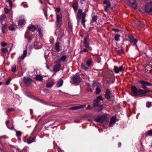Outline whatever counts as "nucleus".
<instances>
[{
  "label": "nucleus",
  "mask_w": 152,
  "mask_h": 152,
  "mask_svg": "<svg viewBox=\"0 0 152 152\" xmlns=\"http://www.w3.org/2000/svg\"><path fill=\"white\" fill-rule=\"evenodd\" d=\"M131 92L130 95L134 97L135 98L137 97L140 96V95H143L146 94L148 91L144 90L141 89L137 90V88L135 86H132L131 89Z\"/></svg>",
  "instance_id": "obj_1"
},
{
  "label": "nucleus",
  "mask_w": 152,
  "mask_h": 152,
  "mask_svg": "<svg viewBox=\"0 0 152 152\" xmlns=\"http://www.w3.org/2000/svg\"><path fill=\"white\" fill-rule=\"evenodd\" d=\"M87 14L85 12H83V10L81 9H79L77 11L76 15V18L77 20H80L81 19V23L82 26H85V23L86 21V17Z\"/></svg>",
  "instance_id": "obj_2"
},
{
  "label": "nucleus",
  "mask_w": 152,
  "mask_h": 152,
  "mask_svg": "<svg viewBox=\"0 0 152 152\" xmlns=\"http://www.w3.org/2000/svg\"><path fill=\"white\" fill-rule=\"evenodd\" d=\"M100 101H103L102 96L101 95L97 96L96 99L94 100L93 103L94 107H97L98 108V112L102 111L103 109V105L101 104L100 103Z\"/></svg>",
  "instance_id": "obj_3"
},
{
  "label": "nucleus",
  "mask_w": 152,
  "mask_h": 152,
  "mask_svg": "<svg viewBox=\"0 0 152 152\" xmlns=\"http://www.w3.org/2000/svg\"><path fill=\"white\" fill-rule=\"evenodd\" d=\"M138 83H140L141 87L142 88L146 90L147 89V86H151L152 84L148 82L147 81L143 80H139L138 81Z\"/></svg>",
  "instance_id": "obj_4"
},
{
  "label": "nucleus",
  "mask_w": 152,
  "mask_h": 152,
  "mask_svg": "<svg viewBox=\"0 0 152 152\" xmlns=\"http://www.w3.org/2000/svg\"><path fill=\"white\" fill-rule=\"evenodd\" d=\"M145 12L147 13L152 12V1H151L145 4Z\"/></svg>",
  "instance_id": "obj_5"
},
{
  "label": "nucleus",
  "mask_w": 152,
  "mask_h": 152,
  "mask_svg": "<svg viewBox=\"0 0 152 152\" xmlns=\"http://www.w3.org/2000/svg\"><path fill=\"white\" fill-rule=\"evenodd\" d=\"M78 75V74L77 73L75 75H73L72 78L74 83L75 84H78L81 80V78Z\"/></svg>",
  "instance_id": "obj_6"
},
{
  "label": "nucleus",
  "mask_w": 152,
  "mask_h": 152,
  "mask_svg": "<svg viewBox=\"0 0 152 152\" xmlns=\"http://www.w3.org/2000/svg\"><path fill=\"white\" fill-rule=\"evenodd\" d=\"M107 116L105 115H103L98 117L96 120V122H97L102 123L106 120Z\"/></svg>",
  "instance_id": "obj_7"
},
{
  "label": "nucleus",
  "mask_w": 152,
  "mask_h": 152,
  "mask_svg": "<svg viewBox=\"0 0 152 152\" xmlns=\"http://www.w3.org/2000/svg\"><path fill=\"white\" fill-rule=\"evenodd\" d=\"M55 63H56L57 64L54 65L53 68V70L54 72H57L60 70L59 68L61 66V64L60 63V62H55Z\"/></svg>",
  "instance_id": "obj_8"
},
{
  "label": "nucleus",
  "mask_w": 152,
  "mask_h": 152,
  "mask_svg": "<svg viewBox=\"0 0 152 152\" xmlns=\"http://www.w3.org/2000/svg\"><path fill=\"white\" fill-rule=\"evenodd\" d=\"M114 71L115 73H118L124 70L123 67L122 66L118 67L116 66H115L114 68Z\"/></svg>",
  "instance_id": "obj_9"
},
{
  "label": "nucleus",
  "mask_w": 152,
  "mask_h": 152,
  "mask_svg": "<svg viewBox=\"0 0 152 152\" xmlns=\"http://www.w3.org/2000/svg\"><path fill=\"white\" fill-rule=\"evenodd\" d=\"M23 81L25 84L29 85L31 83L32 80L30 77H24L23 78Z\"/></svg>",
  "instance_id": "obj_10"
},
{
  "label": "nucleus",
  "mask_w": 152,
  "mask_h": 152,
  "mask_svg": "<svg viewBox=\"0 0 152 152\" xmlns=\"http://www.w3.org/2000/svg\"><path fill=\"white\" fill-rule=\"evenodd\" d=\"M72 7L73 9L74 12L76 13L78 7V4L77 1H75L73 2Z\"/></svg>",
  "instance_id": "obj_11"
},
{
  "label": "nucleus",
  "mask_w": 152,
  "mask_h": 152,
  "mask_svg": "<svg viewBox=\"0 0 152 152\" xmlns=\"http://www.w3.org/2000/svg\"><path fill=\"white\" fill-rule=\"evenodd\" d=\"M111 94V93L110 90L109 89H107L105 91V94H104L105 98L107 99H110L111 97L110 96Z\"/></svg>",
  "instance_id": "obj_12"
},
{
  "label": "nucleus",
  "mask_w": 152,
  "mask_h": 152,
  "mask_svg": "<svg viewBox=\"0 0 152 152\" xmlns=\"http://www.w3.org/2000/svg\"><path fill=\"white\" fill-rule=\"evenodd\" d=\"M55 49L56 51L59 52L61 50V46L60 45V43L59 42H56L55 44Z\"/></svg>",
  "instance_id": "obj_13"
},
{
  "label": "nucleus",
  "mask_w": 152,
  "mask_h": 152,
  "mask_svg": "<svg viewBox=\"0 0 152 152\" xmlns=\"http://www.w3.org/2000/svg\"><path fill=\"white\" fill-rule=\"evenodd\" d=\"M129 42L131 44H132L133 45H134L137 49H138V48L137 45V43L138 42V40L134 38L131 40H129Z\"/></svg>",
  "instance_id": "obj_14"
},
{
  "label": "nucleus",
  "mask_w": 152,
  "mask_h": 152,
  "mask_svg": "<svg viewBox=\"0 0 152 152\" xmlns=\"http://www.w3.org/2000/svg\"><path fill=\"white\" fill-rule=\"evenodd\" d=\"M42 47V45L39 42H36L34 43V47L36 49H39Z\"/></svg>",
  "instance_id": "obj_15"
},
{
  "label": "nucleus",
  "mask_w": 152,
  "mask_h": 152,
  "mask_svg": "<svg viewBox=\"0 0 152 152\" xmlns=\"http://www.w3.org/2000/svg\"><path fill=\"white\" fill-rule=\"evenodd\" d=\"M88 37V35L86 37L84 38V41L83 42L84 46L86 48L88 47L89 46V44L87 41V40Z\"/></svg>",
  "instance_id": "obj_16"
},
{
  "label": "nucleus",
  "mask_w": 152,
  "mask_h": 152,
  "mask_svg": "<svg viewBox=\"0 0 152 152\" xmlns=\"http://www.w3.org/2000/svg\"><path fill=\"white\" fill-rule=\"evenodd\" d=\"M67 57V56L63 55L62 56L61 58L58 59L57 61H56L55 62H60L61 61H64L66 60Z\"/></svg>",
  "instance_id": "obj_17"
},
{
  "label": "nucleus",
  "mask_w": 152,
  "mask_h": 152,
  "mask_svg": "<svg viewBox=\"0 0 152 152\" xmlns=\"http://www.w3.org/2000/svg\"><path fill=\"white\" fill-rule=\"evenodd\" d=\"M28 29L29 31H30L32 32H34L35 30H37V28L35 25H31L28 27Z\"/></svg>",
  "instance_id": "obj_18"
},
{
  "label": "nucleus",
  "mask_w": 152,
  "mask_h": 152,
  "mask_svg": "<svg viewBox=\"0 0 152 152\" xmlns=\"http://www.w3.org/2000/svg\"><path fill=\"white\" fill-rule=\"evenodd\" d=\"M1 27V30L3 34H5L6 33L5 30H6L7 28L8 25L7 24L3 25Z\"/></svg>",
  "instance_id": "obj_19"
},
{
  "label": "nucleus",
  "mask_w": 152,
  "mask_h": 152,
  "mask_svg": "<svg viewBox=\"0 0 152 152\" xmlns=\"http://www.w3.org/2000/svg\"><path fill=\"white\" fill-rule=\"evenodd\" d=\"M116 120V118L115 116H113L110 119V125H111L112 124L115 123Z\"/></svg>",
  "instance_id": "obj_20"
},
{
  "label": "nucleus",
  "mask_w": 152,
  "mask_h": 152,
  "mask_svg": "<svg viewBox=\"0 0 152 152\" xmlns=\"http://www.w3.org/2000/svg\"><path fill=\"white\" fill-rule=\"evenodd\" d=\"M129 3L131 4L132 7L134 9H135L137 7L136 3L135 1L132 0V1H129Z\"/></svg>",
  "instance_id": "obj_21"
},
{
  "label": "nucleus",
  "mask_w": 152,
  "mask_h": 152,
  "mask_svg": "<svg viewBox=\"0 0 152 152\" xmlns=\"http://www.w3.org/2000/svg\"><path fill=\"white\" fill-rule=\"evenodd\" d=\"M35 139V137H30L27 139V142L28 144L31 143L34 141Z\"/></svg>",
  "instance_id": "obj_22"
},
{
  "label": "nucleus",
  "mask_w": 152,
  "mask_h": 152,
  "mask_svg": "<svg viewBox=\"0 0 152 152\" xmlns=\"http://www.w3.org/2000/svg\"><path fill=\"white\" fill-rule=\"evenodd\" d=\"M92 60L91 58H89L86 61V64L88 67L91 66L92 65Z\"/></svg>",
  "instance_id": "obj_23"
},
{
  "label": "nucleus",
  "mask_w": 152,
  "mask_h": 152,
  "mask_svg": "<svg viewBox=\"0 0 152 152\" xmlns=\"http://www.w3.org/2000/svg\"><path fill=\"white\" fill-rule=\"evenodd\" d=\"M98 17L96 15H93L92 16V19L91 23H93L95 22H96L97 20Z\"/></svg>",
  "instance_id": "obj_24"
},
{
  "label": "nucleus",
  "mask_w": 152,
  "mask_h": 152,
  "mask_svg": "<svg viewBox=\"0 0 152 152\" xmlns=\"http://www.w3.org/2000/svg\"><path fill=\"white\" fill-rule=\"evenodd\" d=\"M145 137L148 136H152V129L148 130L145 134Z\"/></svg>",
  "instance_id": "obj_25"
},
{
  "label": "nucleus",
  "mask_w": 152,
  "mask_h": 152,
  "mask_svg": "<svg viewBox=\"0 0 152 152\" xmlns=\"http://www.w3.org/2000/svg\"><path fill=\"white\" fill-rule=\"evenodd\" d=\"M18 24L20 25H22L25 24V20L24 19H19L18 22Z\"/></svg>",
  "instance_id": "obj_26"
},
{
  "label": "nucleus",
  "mask_w": 152,
  "mask_h": 152,
  "mask_svg": "<svg viewBox=\"0 0 152 152\" xmlns=\"http://www.w3.org/2000/svg\"><path fill=\"white\" fill-rule=\"evenodd\" d=\"M63 80L61 79L56 84V85L58 87H60L62 86L63 85Z\"/></svg>",
  "instance_id": "obj_27"
},
{
  "label": "nucleus",
  "mask_w": 152,
  "mask_h": 152,
  "mask_svg": "<svg viewBox=\"0 0 152 152\" xmlns=\"http://www.w3.org/2000/svg\"><path fill=\"white\" fill-rule=\"evenodd\" d=\"M35 79L37 80L42 81L43 80V77L40 75H37L36 76Z\"/></svg>",
  "instance_id": "obj_28"
},
{
  "label": "nucleus",
  "mask_w": 152,
  "mask_h": 152,
  "mask_svg": "<svg viewBox=\"0 0 152 152\" xmlns=\"http://www.w3.org/2000/svg\"><path fill=\"white\" fill-rule=\"evenodd\" d=\"M118 55L120 56L122 55L124 53V51L122 49H119L116 50Z\"/></svg>",
  "instance_id": "obj_29"
},
{
  "label": "nucleus",
  "mask_w": 152,
  "mask_h": 152,
  "mask_svg": "<svg viewBox=\"0 0 152 152\" xmlns=\"http://www.w3.org/2000/svg\"><path fill=\"white\" fill-rule=\"evenodd\" d=\"M27 50H24L23 52V55L21 56V58L23 59L26 56L27 54Z\"/></svg>",
  "instance_id": "obj_30"
},
{
  "label": "nucleus",
  "mask_w": 152,
  "mask_h": 152,
  "mask_svg": "<svg viewBox=\"0 0 152 152\" xmlns=\"http://www.w3.org/2000/svg\"><path fill=\"white\" fill-rule=\"evenodd\" d=\"M53 84V83L51 82H49L47 83L46 85V87L47 88H50L51 87Z\"/></svg>",
  "instance_id": "obj_31"
},
{
  "label": "nucleus",
  "mask_w": 152,
  "mask_h": 152,
  "mask_svg": "<svg viewBox=\"0 0 152 152\" xmlns=\"http://www.w3.org/2000/svg\"><path fill=\"white\" fill-rule=\"evenodd\" d=\"M5 18L6 17L4 15L0 16V21L2 25H3V21L4 20Z\"/></svg>",
  "instance_id": "obj_32"
},
{
  "label": "nucleus",
  "mask_w": 152,
  "mask_h": 152,
  "mask_svg": "<svg viewBox=\"0 0 152 152\" xmlns=\"http://www.w3.org/2000/svg\"><path fill=\"white\" fill-rule=\"evenodd\" d=\"M120 35L119 34H116L115 36L114 39L116 41H118L120 40Z\"/></svg>",
  "instance_id": "obj_33"
},
{
  "label": "nucleus",
  "mask_w": 152,
  "mask_h": 152,
  "mask_svg": "<svg viewBox=\"0 0 152 152\" xmlns=\"http://www.w3.org/2000/svg\"><path fill=\"white\" fill-rule=\"evenodd\" d=\"M80 106H76L71 107L70 109L72 110H76L80 109Z\"/></svg>",
  "instance_id": "obj_34"
},
{
  "label": "nucleus",
  "mask_w": 152,
  "mask_h": 152,
  "mask_svg": "<svg viewBox=\"0 0 152 152\" xmlns=\"http://www.w3.org/2000/svg\"><path fill=\"white\" fill-rule=\"evenodd\" d=\"M56 20L57 21H61V17L59 15H56Z\"/></svg>",
  "instance_id": "obj_35"
},
{
  "label": "nucleus",
  "mask_w": 152,
  "mask_h": 152,
  "mask_svg": "<svg viewBox=\"0 0 152 152\" xmlns=\"http://www.w3.org/2000/svg\"><path fill=\"white\" fill-rule=\"evenodd\" d=\"M96 92L95 93L96 94V95H98L101 92V89L97 87L96 88Z\"/></svg>",
  "instance_id": "obj_36"
},
{
  "label": "nucleus",
  "mask_w": 152,
  "mask_h": 152,
  "mask_svg": "<svg viewBox=\"0 0 152 152\" xmlns=\"http://www.w3.org/2000/svg\"><path fill=\"white\" fill-rule=\"evenodd\" d=\"M16 136L19 137H20L21 136V132L20 131H16Z\"/></svg>",
  "instance_id": "obj_37"
},
{
  "label": "nucleus",
  "mask_w": 152,
  "mask_h": 152,
  "mask_svg": "<svg viewBox=\"0 0 152 152\" xmlns=\"http://www.w3.org/2000/svg\"><path fill=\"white\" fill-rule=\"evenodd\" d=\"M103 3L104 4H110L111 5V2L109 0H104Z\"/></svg>",
  "instance_id": "obj_38"
},
{
  "label": "nucleus",
  "mask_w": 152,
  "mask_h": 152,
  "mask_svg": "<svg viewBox=\"0 0 152 152\" xmlns=\"http://www.w3.org/2000/svg\"><path fill=\"white\" fill-rule=\"evenodd\" d=\"M11 71L13 72H14L16 70V66L15 65H13L12 66Z\"/></svg>",
  "instance_id": "obj_39"
},
{
  "label": "nucleus",
  "mask_w": 152,
  "mask_h": 152,
  "mask_svg": "<svg viewBox=\"0 0 152 152\" xmlns=\"http://www.w3.org/2000/svg\"><path fill=\"white\" fill-rule=\"evenodd\" d=\"M1 51L2 52L4 53H6L7 52L8 50L6 48H3L1 49Z\"/></svg>",
  "instance_id": "obj_40"
},
{
  "label": "nucleus",
  "mask_w": 152,
  "mask_h": 152,
  "mask_svg": "<svg viewBox=\"0 0 152 152\" xmlns=\"http://www.w3.org/2000/svg\"><path fill=\"white\" fill-rule=\"evenodd\" d=\"M81 68L85 70H88L89 68H88V67H87L84 64H81Z\"/></svg>",
  "instance_id": "obj_41"
},
{
  "label": "nucleus",
  "mask_w": 152,
  "mask_h": 152,
  "mask_svg": "<svg viewBox=\"0 0 152 152\" xmlns=\"http://www.w3.org/2000/svg\"><path fill=\"white\" fill-rule=\"evenodd\" d=\"M25 37L26 38H28V43L30 42H31V40L32 39V37L30 36H28V37L27 36V35L25 36Z\"/></svg>",
  "instance_id": "obj_42"
},
{
  "label": "nucleus",
  "mask_w": 152,
  "mask_h": 152,
  "mask_svg": "<svg viewBox=\"0 0 152 152\" xmlns=\"http://www.w3.org/2000/svg\"><path fill=\"white\" fill-rule=\"evenodd\" d=\"M111 5H110V4H107V5H106V6L104 7V10L105 11L107 12L108 11V8H109L110 6Z\"/></svg>",
  "instance_id": "obj_43"
},
{
  "label": "nucleus",
  "mask_w": 152,
  "mask_h": 152,
  "mask_svg": "<svg viewBox=\"0 0 152 152\" xmlns=\"http://www.w3.org/2000/svg\"><path fill=\"white\" fill-rule=\"evenodd\" d=\"M146 107H148V108L150 107H151L152 106L151 102H148L146 103Z\"/></svg>",
  "instance_id": "obj_44"
},
{
  "label": "nucleus",
  "mask_w": 152,
  "mask_h": 152,
  "mask_svg": "<svg viewBox=\"0 0 152 152\" xmlns=\"http://www.w3.org/2000/svg\"><path fill=\"white\" fill-rule=\"evenodd\" d=\"M38 32L39 33V36L41 37H42L43 36V33L42 32V30H40V29L39 28L38 29Z\"/></svg>",
  "instance_id": "obj_45"
},
{
  "label": "nucleus",
  "mask_w": 152,
  "mask_h": 152,
  "mask_svg": "<svg viewBox=\"0 0 152 152\" xmlns=\"http://www.w3.org/2000/svg\"><path fill=\"white\" fill-rule=\"evenodd\" d=\"M8 28L11 31H14L15 30V28L14 27L9 26Z\"/></svg>",
  "instance_id": "obj_46"
},
{
  "label": "nucleus",
  "mask_w": 152,
  "mask_h": 152,
  "mask_svg": "<svg viewBox=\"0 0 152 152\" xmlns=\"http://www.w3.org/2000/svg\"><path fill=\"white\" fill-rule=\"evenodd\" d=\"M11 80H12V79L11 78H10L8 79L7 80L5 84L6 85H8L9 84Z\"/></svg>",
  "instance_id": "obj_47"
},
{
  "label": "nucleus",
  "mask_w": 152,
  "mask_h": 152,
  "mask_svg": "<svg viewBox=\"0 0 152 152\" xmlns=\"http://www.w3.org/2000/svg\"><path fill=\"white\" fill-rule=\"evenodd\" d=\"M61 21H57L56 25L58 28H59L61 26Z\"/></svg>",
  "instance_id": "obj_48"
},
{
  "label": "nucleus",
  "mask_w": 152,
  "mask_h": 152,
  "mask_svg": "<svg viewBox=\"0 0 152 152\" xmlns=\"http://www.w3.org/2000/svg\"><path fill=\"white\" fill-rule=\"evenodd\" d=\"M128 37L129 40H131L134 38V36L131 34H129L128 35Z\"/></svg>",
  "instance_id": "obj_49"
},
{
  "label": "nucleus",
  "mask_w": 152,
  "mask_h": 152,
  "mask_svg": "<svg viewBox=\"0 0 152 152\" xmlns=\"http://www.w3.org/2000/svg\"><path fill=\"white\" fill-rule=\"evenodd\" d=\"M61 11V9L60 7H58L55 9V11L56 12L59 13Z\"/></svg>",
  "instance_id": "obj_50"
},
{
  "label": "nucleus",
  "mask_w": 152,
  "mask_h": 152,
  "mask_svg": "<svg viewBox=\"0 0 152 152\" xmlns=\"http://www.w3.org/2000/svg\"><path fill=\"white\" fill-rule=\"evenodd\" d=\"M14 109L13 108H8L7 110V112H11V111H14Z\"/></svg>",
  "instance_id": "obj_51"
},
{
  "label": "nucleus",
  "mask_w": 152,
  "mask_h": 152,
  "mask_svg": "<svg viewBox=\"0 0 152 152\" xmlns=\"http://www.w3.org/2000/svg\"><path fill=\"white\" fill-rule=\"evenodd\" d=\"M92 107L90 105L88 104V107L86 108L87 110H91L92 109Z\"/></svg>",
  "instance_id": "obj_52"
},
{
  "label": "nucleus",
  "mask_w": 152,
  "mask_h": 152,
  "mask_svg": "<svg viewBox=\"0 0 152 152\" xmlns=\"http://www.w3.org/2000/svg\"><path fill=\"white\" fill-rule=\"evenodd\" d=\"M43 11L44 12L45 16V17L47 18V11L44 9H43Z\"/></svg>",
  "instance_id": "obj_53"
},
{
  "label": "nucleus",
  "mask_w": 152,
  "mask_h": 152,
  "mask_svg": "<svg viewBox=\"0 0 152 152\" xmlns=\"http://www.w3.org/2000/svg\"><path fill=\"white\" fill-rule=\"evenodd\" d=\"M36 27L37 28H37L38 31V29H39V28L40 29V30H42V27L40 25H37V26H36Z\"/></svg>",
  "instance_id": "obj_54"
},
{
  "label": "nucleus",
  "mask_w": 152,
  "mask_h": 152,
  "mask_svg": "<svg viewBox=\"0 0 152 152\" xmlns=\"http://www.w3.org/2000/svg\"><path fill=\"white\" fill-rule=\"evenodd\" d=\"M7 44L4 42H2L1 43V45L3 47H5L7 45Z\"/></svg>",
  "instance_id": "obj_55"
},
{
  "label": "nucleus",
  "mask_w": 152,
  "mask_h": 152,
  "mask_svg": "<svg viewBox=\"0 0 152 152\" xmlns=\"http://www.w3.org/2000/svg\"><path fill=\"white\" fill-rule=\"evenodd\" d=\"M68 25L69 28L70 29H72V25L70 23H68Z\"/></svg>",
  "instance_id": "obj_56"
},
{
  "label": "nucleus",
  "mask_w": 152,
  "mask_h": 152,
  "mask_svg": "<svg viewBox=\"0 0 152 152\" xmlns=\"http://www.w3.org/2000/svg\"><path fill=\"white\" fill-rule=\"evenodd\" d=\"M9 123H10L9 121H7L6 122V124L7 126V127H8V128L9 129H10V128L8 127V124H9Z\"/></svg>",
  "instance_id": "obj_57"
},
{
  "label": "nucleus",
  "mask_w": 152,
  "mask_h": 152,
  "mask_svg": "<svg viewBox=\"0 0 152 152\" xmlns=\"http://www.w3.org/2000/svg\"><path fill=\"white\" fill-rule=\"evenodd\" d=\"M87 90L88 91L90 92H92L91 89L90 87L87 88Z\"/></svg>",
  "instance_id": "obj_58"
},
{
  "label": "nucleus",
  "mask_w": 152,
  "mask_h": 152,
  "mask_svg": "<svg viewBox=\"0 0 152 152\" xmlns=\"http://www.w3.org/2000/svg\"><path fill=\"white\" fill-rule=\"evenodd\" d=\"M86 2V0H80V3L81 4H84V2Z\"/></svg>",
  "instance_id": "obj_59"
},
{
  "label": "nucleus",
  "mask_w": 152,
  "mask_h": 152,
  "mask_svg": "<svg viewBox=\"0 0 152 152\" xmlns=\"http://www.w3.org/2000/svg\"><path fill=\"white\" fill-rule=\"evenodd\" d=\"M4 10H5V13H8L9 12V10L7 8H4Z\"/></svg>",
  "instance_id": "obj_60"
},
{
  "label": "nucleus",
  "mask_w": 152,
  "mask_h": 152,
  "mask_svg": "<svg viewBox=\"0 0 152 152\" xmlns=\"http://www.w3.org/2000/svg\"><path fill=\"white\" fill-rule=\"evenodd\" d=\"M112 30L115 32H118L119 31V30L117 28H113Z\"/></svg>",
  "instance_id": "obj_61"
},
{
  "label": "nucleus",
  "mask_w": 152,
  "mask_h": 152,
  "mask_svg": "<svg viewBox=\"0 0 152 152\" xmlns=\"http://www.w3.org/2000/svg\"><path fill=\"white\" fill-rule=\"evenodd\" d=\"M8 3L9 4L10 7H12V3L11 1H10L8 2Z\"/></svg>",
  "instance_id": "obj_62"
},
{
  "label": "nucleus",
  "mask_w": 152,
  "mask_h": 152,
  "mask_svg": "<svg viewBox=\"0 0 152 152\" xmlns=\"http://www.w3.org/2000/svg\"><path fill=\"white\" fill-rule=\"evenodd\" d=\"M148 66H149V67H150V66L149 65H147L145 68V69L146 72H147V71H148L149 70L147 69V68H148Z\"/></svg>",
  "instance_id": "obj_63"
},
{
  "label": "nucleus",
  "mask_w": 152,
  "mask_h": 152,
  "mask_svg": "<svg viewBox=\"0 0 152 152\" xmlns=\"http://www.w3.org/2000/svg\"><path fill=\"white\" fill-rule=\"evenodd\" d=\"M86 48H87L89 50L91 51L92 50V48L91 47L89 46H88V47H87Z\"/></svg>",
  "instance_id": "obj_64"
}]
</instances>
